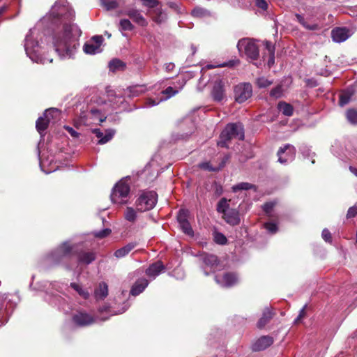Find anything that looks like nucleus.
<instances>
[{
  "label": "nucleus",
  "mask_w": 357,
  "mask_h": 357,
  "mask_svg": "<svg viewBox=\"0 0 357 357\" xmlns=\"http://www.w3.org/2000/svg\"><path fill=\"white\" fill-rule=\"evenodd\" d=\"M295 154L294 146L291 144H286L278 151V162L283 165L291 162L294 159Z\"/></svg>",
  "instance_id": "obj_11"
},
{
  "label": "nucleus",
  "mask_w": 357,
  "mask_h": 357,
  "mask_svg": "<svg viewBox=\"0 0 357 357\" xmlns=\"http://www.w3.org/2000/svg\"><path fill=\"white\" fill-rule=\"evenodd\" d=\"M158 16H154L152 11H149L148 14L153 18V20L157 22L160 23L164 20L165 15L162 14L161 12H159Z\"/></svg>",
  "instance_id": "obj_49"
},
{
  "label": "nucleus",
  "mask_w": 357,
  "mask_h": 357,
  "mask_svg": "<svg viewBox=\"0 0 357 357\" xmlns=\"http://www.w3.org/2000/svg\"><path fill=\"white\" fill-rule=\"evenodd\" d=\"M93 133L96 134V137L100 139V138H102L104 133L102 132L99 129H94Z\"/></svg>",
  "instance_id": "obj_61"
},
{
  "label": "nucleus",
  "mask_w": 357,
  "mask_h": 357,
  "mask_svg": "<svg viewBox=\"0 0 357 357\" xmlns=\"http://www.w3.org/2000/svg\"><path fill=\"white\" fill-rule=\"evenodd\" d=\"M214 241L219 245H225L227 243V239L225 236L220 232H215L213 234Z\"/></svg>",
  "instance_id": "obj_39"
},
{
  "label": "nucleus",
  "mask_w": 357,
  "mask_h": 357,
  "mask_svg": "<svg viewBox=\"0 0 357 357\" xmlns=\"http://www.w3.org/2000/svg\"><path fill=\"white\" fill-rule=\"evenodd\" d=\"M269 58L267 61V64L269 68H271L275 63V54H268Z\"/></svg>",
  "instance_id": "obj_59"
},
{
  "label": "nucleus",
  "mask_w": 357,
  "mask_h": 357,
  "mask_svg": "<svg viewBox=\"0 0 357 357\" xmlns=\"http://www.w3.org/2000/svg\"><path fill=\"white\" fill-rule=\"evenodd\" d=\"M356 215H357V203L354 206L350 207L348 209V211L347 213V218H351L355 217Z\"/></svg>",
  "instance_id": "obj_50"
},
{
  "label": "nucleus",
  "mask_w": 357,
  "mask_h": 357,
  "mask_svg": "<svg viewBox=\"0 0 357 357\" xmlns=\"http://www.w3.org/2000/svg\"><path fill=\"white\" fill-rule=\"evenodd\" d=\"M187 211L180 210L178 214L177 220L178 224L182 223L183 222H186L187 220Z\"/></svg>",
  "instance_id": "obj_47"
},
{
  "label": "nucleus",
  "mask_w": 357,
  "mask_h": 357,
  "mask_svg": "<svg viewBox=\"0 0 357 357\" xmlns=\"http://www.w3.org/2000/svg\"><path fill=\"white\" fill-rule=\"evenodd\" d=\"M266 49L268 53V54H275V46L269 41H266L264 43Z\"/></svg>",
  "instance_id": "obj_54"
},
{
  "label": "nucleus",
  "mask_w": 357,
  "mask_h": 357,
  "mask_svg": "<svg viewBox=\"0 0 357 357\" xmlns=\"http://www.w3.org/2000/svg\"><path fill=\"white\" fill-rule=\"evenodd\" d=\"M128 15L134 22L141 26H146L148 24L147 20L144 17L140 10L135 8H128L125 10Z\"/></svg>",
  "instance_id": "obj_14"
},
{
  "label": "nucleus",
  "mask_w": 357,
  "mask_h": 357,
  "mask_svg": "<svg viewBox=\"0 0 357 357\" xmlns=\"http://www.w3.org/2000/svg\"><path fill=\"white\" fill-rule=\"evenodd\" d=\"M59 110L55 108H50L48 109H46L44 113V116L45 119H50V121L52 120H54L56 119L59 116Z\"/></svg>",
  "instance_id": "obj_34"
},
{
  "label": "nucleus",
  "mask_w": 357,
  "mask_h": 357,
  "mask_svg": "<svg viewBox=\"0 0 357 357\" xmlns=\"http://www.w3.org/2000/svg\"><path fill=\"white\" fill-rule=\"evenodd\" d=\"M142 1V4L148 7L149 8H153L158 5L157 0H141Z\"/></svg>",
  "instance_id": "obj_51"
},
{
  "label": "nucleus",
  "mask_w": 357,
  "mask_h": 357,
  "mask_svg": "<svg viewBox=\"0 0 357 357\" xmlns=\"http://www.w3.org/2000/svg\"><path fill=\"white\" fill-rule=\"evenodd\" d=\"M39 30L36 27L31 29L24 40V49L26 55L36 63H45L52 62V59H47L40 54V47L38 43Z\"/></svg>",
  "instance_id": "obj_2"
},
{
  "label": "nucleus",
  "mask_w": 357,
  "mask_h": 357,
  "mask_svg": "<svg viewBox=\"0 0 357 357\" xmlns=\"http://www.w3.org/2000/svg\"><path fill=\"white\" fill-rule=\"evenodd\" d=\"M321 236L325 241L331 242V239H332L331 234V232L327 229H324L322 231Z\"/></svg>",
  "instance_id": "obj_55"
},
{
  "label": "nucleus",
  "mask_w": 357,
  "mask_h": 357,
  "mask_svg": "<svg viewBox=\"0 0 357 357\" xmlns=\"http://www.w3.org/2000/svg\"><path fill=\"white\" fill-rule=\"evenodd\" d=\"M252 89L249 83H242L234 88V98L238 103H243L252 96Z\"/></svg>",
  "instance_id": "obj_10"
},
{
  "label": "nucleus",
  "mask_w": 357,
  "mask_h": 357,
  "mask_svg": "<svg viewBox=\"0 0 357 357\" xmlns=\"http://www.w3.org/2000/svg\"><path fill=\"white\" fill-rule=\"evenodd\" d=\"M111 233V230L109 229H105L102 231H98L95 233V236L102 238L104 237L107 236Z\"/></svg>",
  "instance_id": "obj_52"
},
{
  "label": "nucleus",
  "mask_w": 357,
  "mask_h": 357,
  "mask_svg": "<svg viewBox=\"0 0 357 357\" xmlns=\"http://www.w3.org/2000/svg\"><path fill=\"white\" fill-rule=\"evenodd\" d=\"M174 64L173 63H168L165 64V70L167 72H171L174 68Z\"/></svg>",
  "instance_id": "obj_60"
},
{
  "label": "nucleus",
  "mask_w": 357,
  "mask_h": 357,
  "mask_svg": "<svg viewBox=\"0 0 357 357\" xmlns=\"http://www.w3.org/2000/svg\"><path fill=\"white\" fill-rule=\"evenodd\" d=\"M264 227L271 233L273 234L278 231L276 224L273 222H266L264 224Z\"/></svg>",
  "instance_id": "obj_48"
},
{
  "label": "nucleus",
  "mask_w": 357,
  "mask_h": 357,
  "mask_svg": "<svg viewBox=\"0 0 357 357\" xmlns=\"http://www.w3.org/2000/svg\"><path fill=\"white\" fill-rule=\"evenodd\" d=\"M192 15L194 17H203L208 16L209 12L204 8L197 7L192 10Z\"/></svg>",
  "instance_id": "obj_36"
},
{
  "label": "nucleus",
  "mask_w": 357,
  "mask_h": 357,
  "mask_svg": "<svg viewBox=\"0 0 357 357\" xmlns=\"http://www.w3.org/2000/svg\"><path fill=\"white\" fill-rule=\"evenodd\" d=\"M353 94L354 91L351 89H347L346 91H343L340 96V105L343 107L348 104L350 102Z\"/></svg>",
  "instance_id": "obj_27"
},
{
  "label": "nucleus",
  "mask_w": 357,
  "mask_h": 357,
  "mask_svg": "<svg viewBox=\"0 0 357 357\" xmlns=\"http://www.w3.org/2000/svg\"><path fill=\"white\" fill-rule=\"evenodd\" d=\"M52 21L57 24L52 34V44L61 59L73 58L79 46V38L82 31L73 23L75 12L68 6L59 7L56 3L51 10Z\"/></svg>",
  "instance_id": "obj_1"
},
{
  "label": "nucleus",
  "mask_w": 357,
  "mask_h": 357,
  "mask_svg": "<svg viewBox=\"0 0 357 357\" xmlns=\"http://www.w3.org/2000/svg\"><path fill=\"white\" fill-rule=\"evenodd\" d=\"M234 138L239 140L244 139L243 128L239 123L227 124L220 134L218 145L222 147H227V142Z\"/></svg>",
  "instance_id": "obj_3"
},
{
  "label": "nucleus",
  "mask_w": 357,
  "mask_h": 357,
  "mask_svg": "<svg viewBox=\"0 0 357 357\" xmlns=\"http://www.w3.org/2000/svg\"><path fill=\"white\" fill-rule=\"evenodd\" d=\"M275 206V202H267V203L264 204V205L263 206V209H264V212L268 215H270V213H271L272 209L273 208V207Z\"/></svg>",
  "instance_id": "obj_46"
},
{
  "label": "nucleus",
  "mask_w": 357,
  "mask_h": 357,
  "mask_svg": "<svg viewBox=\"0 0 357 357\" xmlns=\"http://www.w3.org/2000/svg\"><path fill=\"white\" fill-rule=\"evenodd\" d=\"M215 280L218 284L222 287H231L237 282L238 278L234 273H224L223 275H217Z\"/></svg>",
  "instance_id": "obj_12"
},
{
  "label": "nucleus",
  "mask_w": 357,
  "mask_h": 357,
  "mask_svg": "<svg viewBox=\"0 0 357 357\" xmlns=\"http://www.w3.org/2000/svg\"><path fill=\"white\" fill-rule=\"evenodd\" d=\"M254 186L249 183L242 182V183H238V184L234 185L232 187V190H233V192H236L238 190H249V189L252 188Z\"/></svg>",
  "instance_id": "obj_38"
},
{
  "label": "nucleus",
  "mask_w": 357,
  "mask_h": 357,
  "mask_svg": "<svg viewBox=\"0 0 357 357\" xmlns=\"http://www.w3.org/2000/svg\"><path fill=\"white\" fill-rule=\"evenodd\" d=\"M165 269V266L161 261H157L152 264L146 269V275L152 278H155Z\"/></svg>",
  "instance_id": "obj_19"
},
{
  "label": "nucleus",
  "mask_w": 357,
  "mask_h": 357,
  "mask_svg": "<svg viewBox=\"0 0 357 357\" xmlns=\"http://www.w3.org/2000/svg\"><path fill=\"white\" fill-rule=\"evenodd\" d=\"M179 226H180L181 229H182V231L185 234H186L189 236L193 235L192 229L190 224L189 223L188 221L183 222L182 223L179 224Z\"/></svg>",
  "instance_id": "obj_43"
},
{
  "label": "nucleus",
  "mask_w": 357,
  "mask_h": 357,
  "mask_svg": "<svg viewBox=\"0 0 357 357\" xmlns=\"http://www.w3.org/2000/svg\"><path fill=\"white\" fill-rule=\"evenodd\" d=\"M237 48L240 52H244L251 61H255L259 56V49L255 43L248 38H243L238 42Z\"/></svg>",
  "instance_id": "obj_6"
},
{
  "label": "nucleus",
  "mask_w": 357,
  "mask_h": 357,
  "mask_svg": "<svg viewBox=\"0 0 357 357\" xmlns=\"http://www.w3.org/2000/svg\"><path fill=\"white\" fill-rule=\"evenodd\" d=\"M185 84V81L182 80L179 84L180 86L178 89H174L172 86H169L166 89L163 90L162 91V93L163 95L166 96V97H165V98H161L160 99H158V98L153 99L151 98H147L145 102L144 107H150L155 106V105H158L160 102H162L164 100H166L170 98L171 97L177 94L183 89Z\"/></svg>",
  "instance_id": "obj_8"
},
{
  "label": "nucleus",
  "mask_w": 357,
  "mask_h": 357,
  "mask_svg": "<svg viewBox=\"0 0 357 357\" xmlns=\"http://www.w3.org/2000/svg\"><path fill=\"white\" fill-rule=\"evenodd\" d=\"M347 120L352 124L357 123V110L350 109L346 113Z\"/></svg>",
  "instance_id": "obj_37"
},
{
  "label": "nucleus",
  "mask_w": 357,
  "mask_h": 357,
  "mask_svg": "<svg viewBox=\"0 0 357 357\" xmlns=\"http://www.w3.org/2000/svg\"><path fill=\"white\" fill-rule=\"evenodd\" d=\"M130 192V186L126 181L121 180L113 188L111 194V200L117 204H124L128 202Z\"/></svg>",
  "instance_id": "obj_4"
},
{
  "label": "nucleus",
  "mask_w": 357,
  "mask_h": 357,
  "mask_svg": "<svg viewBox=\"0 0 357 357\" xmlns=\"http://www.w3.org/2000/svg\"><path fill=\"white\" fill-rule=\"evenodd\" d=\"M204 263L209 266H213L218 262V257L213 255L206 254L203 257Z\"/></svg>",
  "instance_id": "obj_35"
},
{
  "label": "nucleus",
  "mask_w": 357,
  "mask_h": 357,
  "mask_svg": "<svg viewBox=\"0 0 357 357\" xmlns=\"http://www.w3.org/2000/svg\"><path fill=\"white\" fill-rule=\"evenodd\" d=\"M110 70L116 71L118 70H122L125 67V64L123 61L119 59H113L109 63Z\"/></svg>",
  "instance_id": "obj_33"
},
{
  "label": "nucleus",
  "mask_w": 357,
  "mask_h": 357,
  "mask_svg": "<svg viewBox=\"0 0 357 357\" xmlns=\"http://www.w3.org/2000/svg\"><path fill=\"white\" fill-rule=\"evenodd\" d=\"M149 282L146 279L142 278L136 281L132 287L130 294L132 296H137L141 294L148 286Z\"/></svg>",
  "instance_id": "obj_20"
},
{
  "label": "nucleus",
  "mask_w": 357,
  "mask_h": 357,
  "mask_svg": "<svg viewBox=\"0 0 357 357\" xmlns=\"http://www.w3.org/2000/svg\"><path fill=\"white\" fill-rule=\"evenodd\" d=\"M230 208H229V204L226 198H222L218 203L217 211L218 213L222 215L228 211Z\"/></svg>",
  "instance_id": "obj_32"
},
{
  "label": "nucleus",
  "mask_w": 357,
  "mask_h": 357,
  "mask_svg": "<svg viewBox=\"0 0 357 357\" xmlns=\"http://www.w3.org/2000/svg\"><path fill=\"white\" fill-rule=\"evenodd\" d=\"M104 38L102 36H94L84 44V52L87 54H96L102 51Z\"/></svg>",
  "instance_id": "obj_9"
},
{
  "label": "nucleus",
  "mask_w": 357,
  "mask_h": 357,
  "mask_svg": "<svg viewBox=\"0 0 357 357\" xmlns=\"http://www.w3.org/2000/svg\"><path fill=\"white\" fill-rule=\"evenodd\" d=\"M95 297L97 299H103L108 294V287L105 282L99 284L98 287L94 291Z\"/></svg>",
  "instance_id": "obj_25"
},
{
  "label": "nucleus",
  "mask_w": 357,
  "mask_h": 357,
  "mask_svg": "<svg viewBox=\"0 0 357 357\" xmlns=\"http://www.w3.org/2000/svg\"><path fill=\"white\" fill-rule=\"evenodd\" d=\"M351 36L349 29L344 27H337L333 29L331 31V37L335 43H342L345 41Z\"/></svg>",
  "instance_id": "obj_15"
},
{
  "label": "nucleus",
  "mask_w": 357,
  "mask_h": 357,
  "mask_svg": "<svg viewBox=\"0 0 357 357\" xmlns=\"http://www.w3.org/2000/svg\"><path fill=\"white\" fill-rule=\"evenodd\" d=\"M114 135V131L112 130H107L105 134H104L102 138H100L98 141V144H104L107 142H108L109 140L112 139Z\"/></svg>",
  "instance_id": "obj_42"
},
{
  "label": "nucleus",
  "mask_w": 357,
  "mask_h": 357,
  "mask_svg": "<svg viewBox=\"0 0 357 357\" xmlns=\"http://www.w3.org/2000/svg\"><path fill=\"white\" fill-rule=\"evenodd\" d=\"M349 170L352 174H354L357 177V168L350 166Z\"/></svg>",
  "instance_id": "obj_62"
},
{
  "label": "nucleus",
  "mask_w": 357,
  "mask_h": 357,
  "mask_svg": "<svg viewBox=\"0 0 357 357\" xmlns=\"http://www.w3.org/2000/svg\"><path fill=\"white\" fill-rule=\"evenodd\" d=\"M278 108L285 116H290L293 114V107L290 104L280 102Z\"/></svg>",
  "instance_id": "obj_30"
},
{
  "label": "nucleus",
  "mask_w": 357,
  "mask_h": 357,
  "mask_svg": "<svg viewBox=\"0 0 357 357\" xmlns=\"http://www.w3.org/2000/svg\"><path fill=\"white\" fill-rule=\"evenodd\" d=\"M136 244L134 243H130L127 244L126 245L116 250L114 252V256L116 258H122L126 256L135 247Z\"/></svg>",
  "instance_id": "obj_24"
},
{
  "label": "nucleus",
  "mask_w": 357,
  "mask_h": 357,
  "mask_svg": "<svg viewBox=\"0 0 357 357\" xmlns=\"http://www.w3.org/2000/svg\"><path fill=\"white\" fill-rule=\"evenodd\" d=\"M255 4L258 8L263 10H266L268 8V3L265 0H256Z\"/></svg>",
  "instance_id": "obj_53"
},
{
  "label": "nucleus",
  "mask_w": 357,
  "mask_h": 357,
  "mask_svg": "<svg viewBox=\"0 0 357 357\" xmlns=\"http://www.w3.org/2000/svg\"><path fill=\"white\" fill-rule=\"evenodd\" d=\"M157 201L158 195L155 192H143L135 202L137 210L140 212L149 211L155 206Z\"/></svg>",
  "instance_id": "obj_5"
},
{
  "label": "nucleus",
  "mask_w": 357,
  "mask_h": 357,
  "mask_svg": "<svg viewBox=\"0 0 357 357\" xmlns=\"http://www.w3.org/2000/svg\"><path fill=\"white\" fill-rule=\"evenodd\" d=\"M127 309H128V306L123 307L121 310H119V312H115L114 314H118L123 313Z\"/></svg>",
  "instance_id": "obj_63"
},
{
  "label": "nucleus",
  "mask_w": 357,
  "mask_h": 357,
  "mask_svg": "<svg viewBox=\"0 0 357 357\" xmlns=\"http://www.w3.org/2000/svg\"><path fill=\"white\" fill-rule=\"evenodd\" d=\"M121 29L123 31H132L134 29V26L129 20L123 19L119 22Z\"/></svg>",
  "instance_id": "obj_41"
},
{
  "label": "nucleus",
  "mask_w": 357,
  "mask_h": 357,
  "mask_svg": "<svg viewBox=\"0 0 357 357\" xmlns=\"http://www.w3.org/2000/svg\"><path fill=\"white\" fill-rule=\"evenodd\" d=\"M96 259L93 252H82L78 255V261L81 264H89Z\"/></svg>",
  "instance_id": "obj_26"
},
{
  "label": "nucleus",
  "mask_w": 357,
  "mask_h": 357,
  "mask_svg": "<svg viewBox=\"0 0 357 357\" xmlns=\"http://www.w3.org/2000/svg\"><path fill=\"white\" fill-rule=\"evenodd\" d=\"M211 94L214 100L218 102H220L225 98V94L224 84L222 82V80L215 81L213 87Z\"/></svg>",
  "instance_id": "obj_17"
},
{
  "label": "nucleus",
  "mask_w": 357,
  "mask_h": 357,
  "mask_svg": "<svg viewBox=\"0 0 357 357\" xmlns=\"http://www.w3.org/2000/svg\"><path fill=\"white\" fill-rule=\"evenodd\" d=\"M72 253L73 248L68 242H64L50 255L49 258L52 263L59 264L69 258Z\"/></svg>",
  "instance_id": "obj_7"
},
{
  "label": "nucleus",
  "mask_w": 357,
  "mask_h": 357,
  "mask_svg": "<svg viewBox=\"0 0 357 357\" xmlns=\"http://www.w3.org/2000/svg\"><path fill=\"white\" fill-rule=\"evenodd\" d=\"M295 17L298 23H300L303 28L310 31H316L319 29V26L317 23H310L308 22L303 15L296 13Z\"/></svg>",
  "instance_id": "obj_21"
},
{
  "label": "nucleus",
  "mask_w": 357,
  "mask_h": 357,
  "mask_svg": "<svg viewBox=\"0 0 357 357\" xmlns=\"http://www.w3.org/2000/svg\"><path fill=\"white\" fill-rule=\"evenodd\" d=\"M273 313L269 308H266L264 311L263 312L262 317L259 319V320L257 322V327L259 328H264L267 323L269 322V321L273 318Z\"/></svg>",
  "instance_id": "obj_23"
},
{
  "label": "nucleus",
  "mask_w": 357,
  "mask_h": 357,
  "mask_svg": "<svg viewBox=\"0 0 357 357\" xmlns=\"http://www.w3.org/2000/svg\"><path fill=\"white\" fill-rule=\"evenodd\" d=\"M273 343V338L268 335H264L257 340L252 348L255 351H262L270 347Z\"/></svg>",
  "instance_id": "obj_16"
},
{
  "label": "nucleus",
  "mask_w": 357,
  "mask_h": 357,
  "mask_svg": "<svg viewBox=\"0 0 357 357\" xmlns=\"http://www.w3.org/2000/svg\"><path fill=\"white\" fill-rule=\"evenodd\" d=\"M118 100L116 102H114V104H117L118 102H123V98L121 96L117 98Z\"/></svg>",
  "instance_id": "obj_64"
},
{
  "label": "nucleus",
  "mask_w": 357,
  "mask_h": 357,
  "mask_svg": "<svg viewBox=\"0 0 357 357\" xmlns=\"http://www.w3.org/2000/svg\"><path fill=\"white\" fill-rule=\"evenodd\" d=\"M223 219L231 225H238L240 223L238 212L235 209H229L222 215Z\"/></svg>",
  "instance_id": "obj_18"
},
{
  "label": "nucleus",
  "mask_w": 357,
  "mask_h": 357,
  "mask_svg": "<svg viewBox=\"0 0 357 357\" xmlns=\"http://www.w3.org/2000/svg\"><path fill=\"white\" fill-rule=\"evenodd\" d=\"M50 123V119H45V117L40 116L38 119L36 123V128L37 130L41 134L42 132L45 130L47 128L48 124Z\"/></svg>",
  "instance_id": "obj_28"
},
{
  "label": "nucleus",
  "mask_w": 357,
  "mask_h": 357,
  "mask_svg": "<svg viewBox=\"0 0 357 357\" xmlns=\"http://www.w3.org/2000/svg\"><path fill=\"white\" fill-rule=\"evenodd\" d=\"M137 211L132 207H127L124 213V218L130 222L137 220Z\"/></svg>",
  "instance_id": "obj_31"
},
{
  "label": "nucleus",
  "mask_w": 357,
  "mask_h": 357,
  "mask_svg": "<svg viewBox=\"0 0 357 357\" xmlns=\"http://www.w3.org/2000/svg\"><path fill=\"white\" fill-rule=\"evenodd\" d=\"M73 322L79 326H86L94 322L93 317L88 313L77 312L73 317Z\"/></svg>",
  "instance_id": "obj_13"
},
{
  "label": "nucleus",
  "mask_w": 357,
  "mask_h": 357,
  "mask_svg": "<svg viewBox=\"0 0 357 357\" xmlns=\"http://www.w3.org/2000/svg\"><path fill=\"white\" fill-rule=\"evenodd\" d=\"M199 167L201 169H206V170H209V171H216L217 170V169L212 167L210 165L209 162H208L200 163L199 165Z\"/></svg>",
  "instance_id": "obj_56"
},
{
  "label": "nucleus",
  "mask_w": 357,
  "mask_h": 357,
  "mask_svg": "<svg viewBox=\"0 0 357 357\" xmlns=\"http://www.w3.org/2000/svg\"><path fill=\"white\" fill-rule=\"evenodd\" d=\"M305 307L306 305L303 307V308L300 310L298 316L295 319V323H298L301 319H303L305 317Z\"/></svg>",
  "instance_id": "obj_58"
},
{
  "label": "nucleus",
  "mask_w": 357,
  "mask_h": 357,
  "mask_svg": "<svg viewBox=\"0 0 357 357\" xmlns=\"http://www.w3.org/2000/svg\"><path fill=\"white\" fill-rule=\"evenodd\" d=\"M70 287L84 299L89 298L90 294L89 292L85 289H83V287L75 282L70 283Z\"/></svg>",
  "instance_id": "obj_29"
},
{
  "label": "nucleus",
  "mask_w": 357,
  "mask_h": 357,
  "mask_svg": "<svg viewBox=\"0 0 357 357\" xmlns=\"http://www.w3.org/2000/svg\"><path fill=\"white\" fill-rule=\"evenodd\" d=\"M64 128L68 132V133L74 138L79 137V134L75 131L73 128L70 126H64Z\"/></svg>",
  "instance_id": "obj_57"
},
{
  "label": "nucleus",
  "mask_w": 357,
  "mask_h": 357,
  "mask_svg": "<svg viewBox=\"0 0 357 357\" xmlns=\"http://www.w3.org/2000/svg\"><path fill=\"white\" fill-rule=\"evenodd\" d=\"M283 90L282 86L279 85L273 89L270 92V96L274 98H279L282 96Z\"/></svg>",
  "instance_id": "obj_44"
},
{
  "label": "nucleus",
  "mask_w": 357,
  "mask_h": 357,
  "mask_svg": "<svg viewBox=\"0 0 357 357\" xmlns=\"http://www.w3.org/2000/svg\"><path fill=\"white\" fill-rule=\"evenodd\" d=\"M102 4L106 10H112L118 6L117 0H101Z\"/></svg>",
  "instance_id": "obj_40"
},
{
  "label": "nucleus",
  "mask_w": 357,
  "mask_h": 357,
  "mask_svg": "<svg viewBox=\"0 0 357 357\" xmlns=\"http://www.w3.org/2000/svg\"><path fill=\"white\" fill-rule=\"evenodd\" d=\"M272 84L271 81H269L265 77L258 78L257 80V84L259 88H266Z\"/></svg>",
  "instance_id": "obj_45"
},
{
  "label": "nucleus",
  "mask_w": 357,
  "mask_h": 357,
  "mask_svg": "<svg viewBox=\"0 0 357 357\" xmlns=\"http://www.w3.org/2000/svg\"><path fill=\"white\" fill-rule=\"evenodd\" d=\"M147 91L146 85H135L127 89L128 96L129 97H137L145 93Z\"/></svg>",
  "instance_id": "obj_22"
}]
</instances>
